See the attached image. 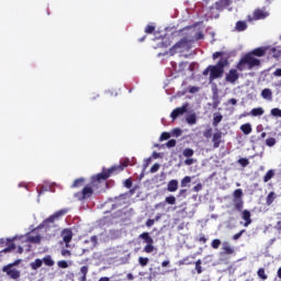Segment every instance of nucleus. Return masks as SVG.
I'll use <instances>...</instances> for the list:
<instances>
[{
    "mask_svg": "<svg viewBox=\"0 0 281 281\" xmlns=\"http://www.w3.org/2000/svg\"><path fill=\"white\" fill-rule=\"evenodd\" d=\"M222 251L225 254V256H232V254H234V248L232 245H229V243L224 241L222 245Z\"/></svg>",
    "mask_w": 281,
    "mask_h": 281,
    "instance_id": "f3484780",
    "label": "nucleus"
},
{
    "mask_svg": "<svg viewBox=\"0 0 281 281\" xmlns=\"http://www.w3.org/2000/svg\"><path fill=\"white\" fill-rule=\"evenodd\" d=\"M80 186H85V178H78L74 181L71 188H80Z\"/></svg>",
    "mask_w": 281,
    "mask_h": 281,
    "instance_id": "72a5a7b5",
    "label": "nucleus"
},
{
    "mask_svg": "<svg viewBox=\"0 0 281 281\" xmlns=\"http://www.w3.org/2000/svg\"><path fill=\"white\" fill-rule=\"evenodd\" d=\"M235 30H236L237 32H245V30H247V22H245V21H238V22L236 23Z\"/></svg>",
    "mask_w": 281,
    "mask_h": 281,
    "instance_id": "393cba45",
    "label": "nucleus"
},
{
    "mask_svg": "<svg viewBox=\"0 0 281 281\" xmlns=\"http://www.w3.org/2000/svg\"><path fill=\"white\" fill-rule=\"evenodd\" d=\"M29 243H34L35 245H41L42 237L41 235L27 237Z\"/></svg>",
    "mask_w": 281,
    "mask_h": 281,
    "instance_id": "c756f323",
    "label": "nucleus"
},
{
    "mask_svg": "<svg viewBox=\"0 0 281 281\" xmlns=\"http://www.w3.org/2000/svg\"><path fill=\"white\" fill-rule=\"evenodd\" d=\"M57 267H59V269H67L69 263L66 260H60L57 262Z\"/></svg>",
    "mask_w": 281,
    "mask_h": 281,
    "instance_id": "79ce46f5",
    "label": "nucleus"
},
{
    "mask_svg": "<svg viewBox=\"0 0 281 281\" xmlns=\"http://www.w3.org/2000/svg\"><path fill=\"white\" fill-rule=\"evenodd\" d=\"M213 109H218V104H221V101H218V97H213Z\"/></svg>",
    "mask_w": 281,
    "mask_h": 281,
    "instance_id": "6e6d98bb",
    "label": "nucleus"
},
{
    "mask_svg": "<svg viewBox=\"0 0 281 281\" xmlns=\"http://www.w3.org/2000/svg\"><path fill=\"white\" fill-rule=\"evenodd\" d=\"M65 214H67V209H63L56 212L55 214L43 221L42 227H49V225L56 222V218H60V216H65Z\"/></svg>",
    "mask_w": 281,
    "mask_h": 281,
    "instance_id": "0eeeda50",
    "label": "nucleus"
},
{
    "mask_svg": "<svg viewBox=\"0 0 281 281\" xmlns=\"http://www.w3.org/2000/svg\"><path fill=\"white\" fill-rule=\"evenodd\" d=\"M42 261L44 262V265H46V267H54V259H52V256H46L42 259Z\"/></svg>",
    "mask_w": 281,
    "mask_h": 281,
    "instance_id": "2f4dec72",
    "label": "nucleus"
},
{
    "mask_svg": "<svg viewBox=\"0 0 281 281\" xmlns=\"http://www.w3.org/2000/svg\"><path fill=\"white\" fill-rule=\"evenodd\" d=\"M153 225H155V220H147L146 227H153Z\"/></svg>",
    "mask_w": 281,
    "mask_h": 281,
    "instance_id": "774afa93",
    "label": "nucleus"
},
{
    "mask_svg": "<svg viewBox=\"0 0 281 281\" xmlns=\"http://www.w3.org/2000/svg\"><path fill=\"white\" fill-rule=\"evenodd\" d=\"M159 170V164H154L150 168V172L151 173H155Z\"/></svg>",
    "mask_w": 281,
    "mask_h": 281,
    "instance_id": "052dcab7",
    "label": "nucleus"
},
{
    "mask_svg": "<svg viewBox=\"0 0 281 281\" xmlns=\"http://www.w3.org/2000/svg\"><path fill=\"white\" fill-rule=\"evenodd\" d=\"M167 148H175L177 146V139H170L166 144Z\"/></svg>",
    "mask_w": 281,
    "mask_h": 281,
    "instance_id": "8fccbe9b",
    "label": "nucleus"
},
{
    "mask_svg": "<svg viewBox=\"0 0 281 281\" xmlns=\"http://www.w3.org/2000/svg\"><path fill=\"white\" fill-rule=\"evenodd\" d=\"M168 203V205H175L177 203V198L175 195H169L165 199V204Z\"/></svg>",
    "mask_w": 281,
    "mask_h": 281,
    "instance_id": "c9c22d12",
    "label": "nucleus"
},
{
    "mask_svg": "<svg viewBox=\"0 0 281 281\" xmlns=\"http://www.w3.org/2000/svg\"><path fill=\"white\" fill-rule=\"evenodd\" d=\"M267 16H269V12L258 9L254 12L252 16L248 15V21H260L267 19Z\"/></svg>",
    "mask_w": 281,
    "mask_h": 281,
    "instance_id": "f8f14e48",
    "label": "nucleus"
},
{
    "mask_svg": "<svg viewBox=\"0 0 281 281\" xmlns=\"http://www.w3.org/2000/svg\"><path fill=\"white\" fill-rule=\"evenodd\" d=\"M276 198H277L276 192L271 191V192L267 195V198H266V204H267V205H272L273 202L276 201Z\"/></svg>",
    "mask_w": 281,
    "mask_h": 281,
    "instance_id": "bb28decb",
    "label": "nucleus"
},
{
    "mask_svg": "<svg viewBox=\"0 0 281 281\" xmlns=\"http://www.w3.org/2000/svg\"><path fill=\"white\" fill-rule=\"evenodd\" d=\"M87 273H89V266H82L79 271V281H87Z\"/></svg>",
    "mask_w": 281,
    "mask_h": 281,
    "instance_id": "6ab92c4d",
    "label": "nucleus"
},
{
    "mask_svg": "<svg viewBox=\"0 0 281 281\" xmlns=\"http://www.w3.org/2000/svg\"><path fill=\"white\" fill-rule=\"evenodd\" d=\"M203 190V184L198 183L195 187H193V192H201Z\"/></svg>",
    "mask_w": 281,
    "mask_h": 281,
    "instance_id": "e2e57ef3",
    "label": "nucleus"
},
{
    "mask_svg": "<svg viewBox=\"0 0 281 281\" xmlns=\"http://www.w3.org/2000/svg\"><path fill=\"white\" fill-rule=\"evenodd\" d=\"M201 265H203V261H201V259H198L195 261V271H196V273H203V268L201 267Z\"/></svg>",
    "mask_w": 281,
    "mask_h": 281,
    "instance_id": "58836bf2",
    "label": "nucleus"
},
{
    "mask_svg": "<svg viewBox=\"0 0 281 281\" xmlns=\"http://www.w3.org/2000/svg\"><path fill=\"white\" fill-rule=\"evenodd\" d=\"M194 161H196V160H194V158H187L184 160V165L186 166H192V164H194Z\"/></svg>",
    "mask_w": 281,
    "mask_h": 281,
    "instance_id": "680f3d73",
    "label": "nucleus"
},
{
    "mask_svg": "<svg viewBox=\"0 0 281 281\" xmlns=\"http://www.w3.org/2000/svg\"><path fill=\"white\" fill-rule=\"evenodd\" d=\"M61 256L64 258H67V257L71 256V251L67 250V249H61Z\"/></svg>",
    "mask_w": 281,
    "mask_h": 281,
    "instance_id": "13d9d810",
    "label": "nucleus"
},
{
    "mask_svg": "<svg viewBox=\"0 0 281 281\" xmlns=\"http://www.w3.org/2000/svg\"><path fill=\"white\" fill-rule=\"evenodd\" d=\"M274 144H276V138L270 137L266 139V146H269V148L273 147Z\"/></svg>",
    "mask_w": 281,
    "mask_h": 281,
    "instance_id": "a18cd8bd",
    "label": "nucleus"
},
{
    "mask_svg": "<svg viewBox=\"0 0 281 281\" xmlns=\"http://www.w3.org/2000/svg\"><path fill=\"white\" fill-rule=\"evenodd\" d=\"M198 240L199 243H202L203 245H205V243H207V237H205V235H201Z\"/></svg>",
    "mask_w": 281,
    "mask_h": 281,
    "instance_id": "338daca9",
    "label": "nucleus"
},
{
    "mask_svg": "<svg viewBox=\"0 0 281 281\" xmlns=\"http://www.w3.org/2000/svg\"><path fill=\"white\" fill-rule=\"evenodd\" d=\"M63 240L66 244V247H69V244L71 243V238H74V233L71 229H64L61 233Z\"/></svg>",
    "mask_w": 281,
    "mask_h": 281,
    "instance_id": "4468645a",
    "label": "nucleus"
},
{
    "mask_svg": "<svg viewBox=\"0 0 281 281\" xmlns=\"http://www.w3.org/2000/svg\"><path fill=\"white\" fill-rule=\"evenodd\" d=\"M231 4H232V0H220L215 2V5L211 7L210 9L209 16L211 19H218V13L225 10V8H227V5H231Z\"/></svg>",
    "mask_w": 281,
    "mask_h": 281,
    "instance_id": "39448f33",
    "label": "nucleus"
},
{
    "mask_svg": "<svg viewBox=\"0 0 281 281\" xmlns=\"http://www.w3.org/2000/svg\"><path fill=\"white\" fill-rule=\"evenodd\" d=\"M223 122V114L221 113H214L213 115V126H218Z\"/></svg>",
    "mask_w": 281,
    "mask_h": 281,
    "instance_id": "a878e982",
    "label": "nucleus"
},
{
    "mask_svg": "<svg viewBox=\"0 0 281 281\" xmlns=\"http://www.w3.org/2000/svg\"><path fill=\"white\" fill-rule=\"evenodd\" d=\"M240 131L244 133V135H250L252 128L251 123H245L240 126Z\"/></svg>",
    "mask_w": 281,
    "mask_h": 281,
    "instance_id": "5701e85b",
    "label": "nucleus"
},
{
    "mask_svg": "<svg viewBox=\"0 0 281 281\" xmlns=\"http://www.w3.org/2000/svg\"><path fill=\"white\" fill-rule=\"evenodd\" d=\"M90 241L92 243L93 247H95V245H98V236L95 235L91 236Z\"/></svg>",
    "mask_w": 281,
    "mask_h": 281,
    "instance_id": "0e129e2a",
    "label": "nucleus"
},
{
    "mask_svg": "<svg viewBox=\"0 0 281 281\" xmlns=\"http://www.w3.org/2000/svg\"><path fill=\"white\" fill-rule=\"evenodd\" d=\"M166 139H170V133H168V132H164L160 135V142H166Z\"/></svg>",
    "mask_w": 281,
    "mask_h": 281,
    "instance_id": "3c124183",
    "label": "nucleus"
},
{
    "mask_svg": "<svg viewBox=\"0 0 281 281\" xmlns=\"http://www.w3.org/2000/svg\"><path fill=\"white\" fill-rule=\"evenodd\" d=\"M200 88L195 86H190L189 87V93H199Z\"/></svg>",
    "mask_w": 281,
    "mask_h": 281,
    "instance_id": "864d4df0",
    "label": "nucleus"
},
{
    "mask_svg": "<svg viewBox=\"0 0 281 281\" xmlns=\"http://www.w3.org/2000/svg\"><path fill=\"white\" fill-rule=\"evenodd\" d=\"M233 204L235 210H237V212H243V207H245V201L241 199H233Z\"/></svg>",
    "mask_w": 281,
    "mask_h": 281,
    "instance_id": "a211bd4d",
    "label": "nucleus"
},
{
    "mask_svg": "<svg viewBox=\"0 0 281 281\" xmlns=\"http://www.w3.org/2000/svg\"><path fill=\"white\" fill-rule=\"evenodd\" d=\"M183 157L190 158V157H194V149L192 148H184L182 151Z\"/></svg>",
    "mask_w": 281,
    "mask_h": 281,
    "instance_id": "473e14b6",
    "label": "nucleus"
},
{
    "mask_svg": "<svg viewBox=\"0 0 281 281\" xmlns=\"http://www.w3.org/2000/svg\"><path fill=\"white\" fill-rule=\"evenodd\" d=\"M144 251H145V254H153V251H155V246L153 244H147L144 247Z\"/></svg>",
    "mask_w": 281,
    "mask_h": 281,
    "instance_id": "ea45409f",
    "label": "nucleus"
},
{
    "mask_svg": "<svg viewBox=\"0 0 281 281\" xmlns=\"http://www.w3.org/2000/svg\"><path fill=\"white\" fill-rule=\"evenodd\" d=\"M0 247L2 250H0V256L2 254H8L10 251H12L13 249H16V245H14V243H12L11 239H0Z\"/></svg>",
    "mask_w": 281,
    "mask_h": 281,
    "instance_id": "6e6552de",
    "label": "nucleus"
},
{
    "mask_svg": "<svg viewBox=\"0 0 281 281\" xmlns=\"http://www.w3.org/2000/svg\"><path fill=\"white\" fill-rule=\"evenodd\" d=\"M125 188L131 189L133 188V180L126 179L124 182Z\"/></svg>",
    "mask_w": 281,
    "mask_h": 281,
    "instance_id": "4d7b16f0",
    "label": "nucleus"
},
{
    "mask_svg": "<svg viewBox=\"0 0 281 281\" xmlns=\"http://www.w3.org/2000/svg\"><path fill=\"white\" fill-rule=\"evenodd\" d=\"M273 177H276V171H273V169L268 170L263 177V182L269 183V181H271V179H273Z\"/></svg>",
    "mask_w": 281,
    "mask_h": 281,
    "instance_id": "b1692460",
    "label": "nucleus"
},
{
    "mask_svg": "<svg viewBox=\"0 0 281 281\" xmlns=\"http://www.w3.org/2000/svg\"><path fill=\"white\" fill-rule=\"evenodd\" d=\"M199 69V64L181 61L178 66V71H196Z\"/></svg>",
    "mask_w": 281,
    "mask_h": 281,
    "instance_id": "1a4fd4ad",
    "label": "nucleus"
},
{
    "mask_svg": "<svg viewBox=\"0 0 281 281\" xmlns=\"http://www.w3.org/2000/svg\"><path fill=\"white\" fill-rule=\"evenodd\" d=\"M270 115H272V117H281V110H280V108H273L270 111Z\"/></svg>",
    "mask_w": 281,
    "mask_h": 281,
    "instance_id": "e433bc0d",
    "label": "nucleus"
},
{
    "mask_svg": "<svg viewBox=\"0 0 281 281\" xmlns=\"http://www.w3.org/2000/svg\"><path fill=\"white\" fill-rule=\"evenodd\" d=\"M245 229H241L239 233H236L234 236H233V240H238L240 238V236H243L245 234Z\"/></svg>",
    "mask_w": 281,
    "mask_h": 281,
    "instance_id": "603ef678",
    "label": "nucleus"
},
{
    "mask_svg": "<svg viewBox=\"0 0 281 281\" xmlns=\"http://www.w3.org/2000/svg\"><path fill=\"white\" fill-rule=\"evenodd\" d=\"M20 262L21 260H15L13 263L4 266L2 271L7 273V276H10L12 280H19V278H21V272L16 269H12V267H16V265H20Z\"/></svg>",
    "mask_w": 281,
    "mask_h": 281,
    "instance_id": "423d86ee",
    "label": "nucleus"
},
{
    "mask_svg": "<svg viewBox=\"0 0 281 281\" xmlns=\"http://www.w3.org/2000/svg\"><path fill=\"white\" fill-rule=\"evenodd\" d=\"M181 133H182L181 128H175L172 131V135H175L176 137H181Z\"/></svg>",
    "mask_w": 281,
    "mask_h": 281,
    "instance_id": "bf43d9fd",
    "label": "nucleus"
},
{
    "mask_svg": "<svg viewBox=\"0 0 281 281\" xmlns=\"http://www.w3.org/2000/svg\"><path fill=\"white\" fill-rule=\"evenodd\" d=\"M238 164H240V166H241L243 168H247V165L249 164V159H247V158H240V159L238 160Z\"/></svg>",
    "mask_w": 281,
    "mask_h": 281,
    "instance_id": "09e8293b",
    "label": "nucleus"
},
{
    "mask_svg": "<svg viewBox=\"0 0 281 281\" xmlns=\"http://www.w3.org/2000/svg\"><path fill=\"white\" fill-rule=\"evenodd\" d=\"M187 124H190V126L196 124V114L192 113L187 116Z\"/></svg>",
    "mask_w": 281,
    "mask_h": 281,
    "instance_id": "c85d7f7f",
    "label": "nucleus"
},
{
    "mask_svg": "<svg viewBox=\"0 0 281 281\" xmlns=\"http://www.w3.org/2000/svg\"><path fill=\"white\" fill-rule=\"evenodd\" d=\"M223 76V71H211V78L214 80L215 78H221Z\"/></svg>",
    "mask_w": 281,
    "mask_h": 281,
    "instance_id": "de8ad7c7",
    "label": "nucleus"
},
{
    "mask_svg": "<svg viewBox=\"0 0 281 281\" xmlns=\"http://www.w3.org/2000/svg\"><path fill=\"white\" fill-rule=\"evenodd\" d=\"M203 136H204L206 139H210V137H213V135H212V127L206 128V130L203 132Z\"/></svg>",
    "mask_w": 281,
    "mask_h": 281,
    "instance_id": "c03bdc74",
    "label": "nucleus"
},
{
    "mask_svg": "<svg viewBox=\"0 0 281 281\" xmlns=\"http://www.w3.org/2000/svg\"><path fill=\"white\" fill-rule=\"evenodd\" d=\"M168 192H177L179 190V181L178 180H170L167 184Z\"/></svg>",
    "mask_w": 281,
    "mask_h": 281,
    "instance_id": "dca6fc26",
    "label": "nucleus"
},
{
    "mask_svg": "<svg viewBox=\"0 0 281 281\" xmlns=\"http://www.w3.org/2000/svg\"><path fill=\"white\" fill-rule=\"evenodd\" d=\"M181 265H192V261H190V257H186L181 260Z\"/></svg>",
    "mask_w": 281,
    "mask_h": 281,
    "instance_id": "69168bd1",
    "label": "nucleus"
},
{
    "mask_svg": "<svg viewBox=\"0 0 281 281\" xmlns=\"http://www.w3.org/2000/svg\"><path fill=\"white\" fill-rule=\"evenodd\" d=\"M190 183H192V178L190 176H187L181 180L180 186L181 188H188Z\"/></svg>",
    "mask_w": 281,
    "mask_h": 281,
    "instance_id": "7c9ffc66",
    "label": "nucleus"
},
{
    "mask_svg": "<svg viewBox=\"0 0 281 281\" xmlns=\"http://www.w3.org/2000/svg\"><path fill=\"white\" fill-rule=\"evenodd\" d=\"M247 115H251L252 117H260L261 115H265V109L255 108L250 111V113L241 114L240 117H247Z\"/></svg>",
    "mask_w": 281,
    "mask_h": 281,
    "instance_id": "ddd939ff",
    "label": "nucleus"
},
{
    "mask_svg": "<svg viewBox=\"0 0 281 281\" xmlns=\"http://www.w3.org/2000/svg\"><path fill=\"white\" fill-rule=\"evenodd\" d=\"M126 164L114 166L110 169H102V172L97 173L91 177L90 186H86L81 191L75 193V199L78 201H87V199H91L93 196L94 190L98 192H104L106 190L108 184L106 181L114 172H122L124 168H126Z\"/></svg>",
    "mask_w": 281,
    "mask_h": 281,
    "instance_id": "f257e3e1",
    "label": "nucleus"
},
{
    "mask_svg": "<svg viewBox=\"0 0 281 281\" xmlns=\"http://www.w3.org/2000/svg\"><path fill=\"white\" fill-rule=\"evenodd\" d=\"M261 97L263 100H271L273 98V92H271V89L266 88L261 91Z\"/></svg>",
    "mask_w": 281,
    "mask_h": 281,
    "instance_id": "4be33fe9",
    "label": "nucleus"
},
{
    "mask_svg": "<svg viewBox=\"0 0 281 281\" xmlns=\"http://www.w3.org/2000/svg\"><path fill=\"white\" fill-rule=\"evenodd\" d=\"M216 58H220L216 65L209 66L205 71H223L225 67H227V57H225V54L217 52L213 54V60H216Z\"/></svg>",
    "mask_w": 281,
    "mask_h": 281,
    "instance_id": "20e7f679",
    "label": "nucleus"
},
{
    "mask_svg": "<svg viewBox=\"0 0 281 281\" xmlns=\"http://www.w3.org/2000/svg\"><path fill=\"white\" fill-rule=\"evenodd\" d=\"M265 48H257L244 56L237 65L239 71L258 69V67H260V59L258 58H260V56H265ZM256 56H258V58H256Z\"/></svg>",
    "mask_w": 281,
    "mask_h": 281,
    "instance_id": "7ed1b4c3",
    "label": "nucleus"
},
{
    "mask_svg": "<svg viewBox=\"0 0 281 281\" xmlns=\"http://www.w3.org/2000/svg\"><path fill=\"white\" fill-rule=\"evenodd\" d=\"M233 199H243V189H236L233 193Z\"/></svg>",
    "mask_w": 281,
    "mask_h": 281,
    "instance_id": "a19ab883",
    "label": "nucleus"
},
{
    "mask_svg": "<svg viewBox=\"0 0 281 281\" xmlns=\"http://www.w3.org/2000/svg\"><path fill=\"white\" fill-rule=\"evenodd\" d=\"M257 276L258 278H260V280H267V273H265V268H259L257 271Z\"/></svg>",
    "mask_w": 281,
    "mask_h": 281,
    "instance_id": "4c0bfd02",
    "label": "nucleus"
},
{
    "mask_svg": "<svg viewBox=\"0 0 281 281\" xmlns=\"http://www.w3.org/2000/svg\"><path fill=\"white\" fill-rule=\"evenodd\" d=\"M211 247L213 249H218V247H221V239H213L211 243Z\"/></svg>",
    "mask_w": 281,
    "mask_h": 281,
    "instance_id": "37998d69",
    "label": "nucleus"
},
{
    "mask_svg": "<svg viewBox=\"0 0 281 281\" xmlns=\"http://www.w3.org/2000/svg\"><path fill=\"white\" fill-rule=\"evenodd\" d=\"M190 106L189 103H184L182 104V106L180 108H176L171 114H170V117L172 120H177V117H179V115H186V113H188V108Z\"/></svg>",
    "mask_w": 281,
    "mask_h": 281,
    "instance_id": "9d476101",
    "label": "nucleus"
},
{
    "mask_svg": "<svg viewBox=\"0 0 281 281\" xmlns=\"http://www.w3.org/2000/svg\"><path fill=\"white\" fill-rule=\"evenodd\" d=\"M43 267V259H35V261L31 262V268L33 271L41 269Z\"/></svg>",
    "mask_w": 281,
    "mask_h": 281,
    "instance_id": "cd10ccee",
    "label": "nucleus"
},
{
    "mask_svg": "<svg viewBox=\"0 0 281 281\" xmlns=\"http://www.w3.org/2000/svg\"><path fill=\"white\" fill-rule=\"evenodd\" d=\"M213 148H221V144H225L223 139V132L217 131L212 136Z\"/></svg>",
    "mask_w": 281,
    "mask_h": 281,
    "instance_id": "9b49d317",
    "label": "nucleus"
},
{
    "mask_svg": "<svg viewBox=\"0 0 281 281\" xmlns=\"http://www.w3.org/2000/svg\"><path fill=\"white\" fill-rule=\"evenodd\" d=\"M148 262H150V259H148V257L138 258V263L140 265V267H147Z\"/></svg>",
    "mask_w": 281,
    "mask_h": 281,
    "instance_id": "f704fd0d",
    "label": "nucleus"
},
{
    "mask_svg": "<svg viewBox=\"0 0 281 281\" xmlns=\"http://www.w3.org/2000/svg\"><path fill=\"white\" fill-rule=\"evenodd\" d=\"M238 79V72L237 71H229L226 75L227 82H236Z\"/></svg>",
    "mask_w": 281,
    "mask_h": 281,
    "instance_id": "412c9836",
    "label": "nucleus"
},
{
    "mask_svg": "<svg viewBox=\"0 0 281 281\" xmlns=\"http://www.w3.org/2000/svg\"><path fill=\"white\" fill-rule=\"evenodd\" d=\"M139 238H143V240L147 244V245H153L155 243V240L153 239V237H150L149 233H142L139 235Z\"/></svg>",
    "mask_w": 281,
    "mask_h": 281,
    "instance_id": "aec40b11",
    "label": "nucleus"
},
{
    "mask_svg": "<svg viewBox=\"0 0 281 281\" xmlns=\"http://www.w3.org/2000/svg\"><path fill=\"white\" fill-rule=\"evenodd\" d=\"M145 32H146V34H153V32H155V26H153V25H147V26L145 27Z\"/></svg>",
    "mask_w": 281,
    "mask_h": 281,
    "instance_id": "5fc2aeb1",
    "label": "nucleus"
},
{
    "mask_svg": "<svg viewBox=\"0 0 281 281\" xmlns=\"http://www.w3.org/2000/svg\"><path fill=\"white\" fill-rule=\"evenodd\" d=\"M241 218L245 221L244 227H249V225H251V212H249V210H244L241 212Z\"/></svg>",
    "mask_w": 281,
    "mask_h": 281,
    "instance_id": "2eb2a0df",
    "label": "nucleus"
},
{
    "mask_svg": "<svg viewBox=\"0 0 281 281\" xmlns=\"http://www.w3.org/2000/svg\"><path fill=\"white\" fill-rule=\"evenodd\" d=\"M272 54L274 56V58H278L281 56V49H280V46L276 47V48H272Z\"/></svg>",
    "mask_w": 281,
    "mask_h": 281,
    "instance_id": "49530a36",
    "label": "nucleus"
},
{
    "mask_svg": "<svg viewBox=\"0 0 281 281\" xmlns=\"http://www.w3.org/2000/svg\"><path fill=\"white\" fill-rule=\"evenodd\" d=\"M187 34V37H183L172 47L171 54H183V52H188V49L192 47L194 41H201V38H203V33L201 31H196V26L188 27Z\"/></svg>",
    "mask_w": 281,
    "mask_h": 281,
    "instance_id": "f03ea898",
    "label": "nucleus"
}]
</instances>
